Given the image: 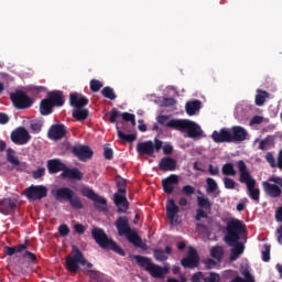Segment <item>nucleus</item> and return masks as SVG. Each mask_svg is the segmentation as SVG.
Here are the masks:
<instances>
[{
  "instance_id": "nucleus-1",
  "label": "nucleus",
  "mask_w": 282,
  "mask_h": 282,
  "mask_svg": "<svg viewBox=\"0 0 282 282\" xmlns=\"http://www.w3.org/2000/svg\"><path fill=\"white\" fill-rule=\"evenodd\" d=\"M167 129H174V131H181L184 133L186 131L187 138H203L204 130H202V126L189 119H172L166 122Z\"/></svg>"
},
{
  "instance_id": "nucleus-2",
  "label": "nucleus",
  "mask_w": 282,
  "mask_h": 282,
  "mask_svg": "<svg viewBox=\"0 0 282 282\" xmlns=\"http://www.w3.org/2000/svg\"><path fill=\"white\" fill-rule=\"evenodd\" d=\"M238 170H239V182L241 184H246L247 191L249 193L250 199L256 202V204H259V199L261 197V189L257 188V181L252 178V175H250V172L248 171V165L243 160L238 161Z\"/></svg>"
},
{
  "instance_id": "nucleus-3",
  "label": "nucleus",
  "mask_w": 282,
  "mask_h": 282,
  "mask_svg": "<svg viewBox=\"0 0 282 282\" xmlns=\"http://www.w3.org/2000/svg\"><path fill=\"white\" fill-rule=\"evenodd\" d=\"M132 259L135 260L139 268H143L145 272H149L153 279H164L166 274H169V270L171 267L169 264H164V267H160L153 261L151 258L144 256H132Z\"/></svg>"
},
{
  "instance_id": "nucleus-4",
  "label": "nucleus",
  "mask_w": 282,
  "mask_h": 282,
  "mask_svg": "<svg viewBox=\"0 0 282 282\" xmlns=\"http://www.w3.org/2000/svg\"><path fill=\"white\" fill-rule=\"evenodd\" d=\"M91 237L96 241V243H98V246L104 250H112V252H116L120 257L127 256L124 250L120 246H118L116 241L110 239L102 228L94 227L91 229Z\"/></svg>"
},
{
  "instance_id": "nucleus-5",
  "label": "nucleus",
  "mask_w": 282,
  "mask_h": 282,
  "mask_svg": "<svg viewBox=\"0 0 282 282\" xmlns=\"http://www.w3.org/2000/svg\"><path fill=\"white\" fill-rule=\"evenodd\" d=\"M246 232V226L243 221L232 218L227 223L225 243L227 246H235L238 241H241V235Z\"/></svg>"
},
{
  "instance_id": "nucleus-6",
  "label": "nucleus",
  "mask_w": 282,
  "mask_h": 282,
  "mask_svg": "<svg viewBox=\"0 0 282 282\" xmlns=\"http://www.w3.org/2000/svg\"><path fill=\"white\" fill-rule=\"evenodd\" d=\"M53 197L61 202L63 199L64 202H68L72 208L75 210H83V202L80 200V197L76 195V193L69 188V187H59L53 193Z\"/></svg>"
},
{
  "instance_id": "nucleus-7",
  "label": "nucleus",
  "mask_w": 282,
  "mask_h": 282,
  "mask_svg": "<svg viewBox=\"0 0 282 282\" xmlns=\"http://www.w3.org/2000/svg\"><path fill=\"white\" fill-rule=\"evenodd\" d=\"M118 187L113 195V203L118 206L117 213H127L129 210V200H127V181L124 178H116Z\"/></svg>"
},
{
  "instance_id": "nucleus-8",
  "label": "nucleus",
  "mask_w": 282,
  "mask_h": 282,
  "mask_svg": "<svg viewBox=\"0 0 282 282\" xmlns=\"http://www.w3.org/2000/svg\"><path fill=\"white\" fill-rule=\"evenodd\" d=\"M74 254L65 258L66 261V270L70 272V274H76L78 270H80V265H85V254L78 247H72Z\"/></svg>"
},
{
  "instance_id": "nucleus-9",
  "label": "nucleus",
  "mask_w": 282,
  "mask_h": 282,
  "mask_svg": "<svg viewBox=\"0 0 282 282\" xmlns=\"http://www.w3.org/2000/svg\"><path fill=\"white\" fill-rule=\"evenodd\" d=\"M163 142L160 139H154V142L149 140L140 142L137 144V153L139 155H148V158H153L154 153H160L162 151Z\"/></svg>"
},
{
  "instance_id": "nucleus-10",
  "label": "nucleus",
  "mask_w": 282,
  "mask_h": 282,
  "mask_svg": "<svg viewBox=\"0 0 282 282\" xmlns=\"http://www.w3.org/2000/svg\"><path fill=\"white\" fill-rule=\"evenodd\" d=\"M10 100L15 109H30L34 105V99L23 90H15L10 94Z\"/></svg>"
},
{
  "instance_id": "nucleus-11",
  "label": "nucleus",
  "mask_w": 282,
  "mask_h": 282,
  "mask_svg": "<svg viewBox=\"0 0 282 282\" xmlns=\"http://www.w3.org/2000/svg\"><path fill=\"white\" fill-rule=\"evenodd\" d=\"M82 195L83 197H87V199H90L94 202V206L97 210L105 213L107 210V199L100 197L94 189L89 187H83L82 188Z\"/></svg>"
},
{
  "instance_id": "nucleus-12",
  "label": "nucleus",
  "mask_w": 282,
  "mask_h": 282,
  "mask_svg": "<svg viewBox=\"0 0 282 282\" xmlns=\"http://www.w3.org/2000/svg\"><path fill=\"white\" fill-rule=\"evenodd\" d=\"M48 189L45 185H31L24 189V195L33 202L44 199L47 196Z\"/></svg>"
},
{
  "instance_id": "nucleus-13",
  "label": "nucleus",
  "mask_w": 282,
  "mask_h": 282,
  "mask_svg": "<svg viewBox=\"0 0 282 282\" xmlns=\"http://www.w3.org/2000/svg\"><path fill=\"white\" fill-rule=\"evenodd\" d=\"M31 139L32 137L30 135V132H28V129L23 127H19L11 132V140L13 144L23 147V144H28Z\"/></svg>"
},
{
  "instance_id": "nucleus-14",
  "label": "nucleus",
  "mask_w": 282,
  "mask_h": 282,
  "mask_svg": "<svg viewBox=\"0 0 282 282\" xmlns=\"http://www.w3.org/2000/svg\"><path fill=\"white\" fill-rule=\"evenodd\" d=\"M181 265H183V268H188L189 270L199 265V254H197V250H195V248H189L187 257L181 260Z\"/></svg>"
},
{
  "instance_id": "nucleus-15",
  "label": "nucleus",
  "mask_w": 282,
  "mask_h": 282,
  "mask_svg": "<svg viewBox=\"0 0 282 282\" xmlns=\"http://www.w3.org/2000/svg\"><path fill=\"white\" fill-rule=\"evenodd\" d=\"M229 131L231 143L239 144L240 142H246V140H248V130L241 126H234Z\"/></svg>"
},
{
  "instance_id": "nucleus-16",
  "label": "nucleus",
  "mask_w": 282,
  "mask_h": 282,
  "mask_svg": "<svg viewBox=\"0 0 282 282\" xmlns=\"http://www.w3.org/2000/svg\"><path fill=\"white\" fill-rule=\"evenodd\" d=\"M47 135L50 138V140H63V138H65V135H67V127H65V124L63 123H55L53 126H51Z\"/></svg>"
},
{
  "instance_id": "nucleus-17",
  "label": "nucleus",
  "mask_w": 282,
  "mask_h": 282,
  "mask_svg": "<svg viewBox=\"0 0 282 282\" xmlns=\"http://www.w3.org/2000/svg\"><path fill=\"white\" fill-rule=\"evenodd\" d=\"M212 140L213 142H215L216 144H230L231 143V139H230V129L228 128H223L219 131H214L212 133Z\"/></svg>"
},
{
  "instance_id": "nucleus-18",
  "label": "nucleus",
  "mask_w": 282,
  "mask_h": 282,
  "mask_svg": "<svg viewBox=\"0 0 282 282\" xmlns=\"http://www.w3.org/2000/svg\"><path fill=\"white\" fill-rule=\"evenodd\" d=\"M73 153L82 162L94 158V151L91 150V148H89V145H75L73 147Z\"/></svg>"
},
{
  "instance_id": "nucleus-19",
  "label": "nucleus",
  "mask_w": 282,
  "mask_h": 282,
  "mask_svg": "<svg viewBox=\"0 0 282 282\" xmlns=\"http://www.w3.org/2000/svg\"><path fill=\"white\" fill-rule=\"evenodd\" d=\"M18 200L15 198H3L0 200V213L2 215H14V210H17Z\"/></svg>"
},
{
  "instance_id": "nucleus-20",
  "label": "nucleus",
  "mask_w": 282,
  "mask_h": 282,
  "mask_svg": "<svg viewBox=\"0 0 282 282\" xmlns=\"http://www.w3.org/2000/svg\"><path fill=\"white\" fill-rule=\"evenodd\" d=\"M46 99L54 107H63V105H65V95H63V91L61 90H52L47 93Z\"/></svg>"
},
{
  "instance_id": "nucleus-21",
  "label": "nucleus",
  "mask_w": 282,
  "mask_h": 282,
  "mask_svg": "<svg viewBox=\"0 0 282 282\" xmlns=\"http://www.w3.org/2000/svg\"><path fill=\"white\" fill-rule=\"evenodd\" d=\"M115 226L118 230L119 237H124L129 231L132 230L131 226H129V217L127 216L119 217L116 220Z\"/></svg>"
},
{
  "instance_id": "nucleus-22",
  "label": "nucleus",
  "mask_w": 282,
  "mask_h": 282,
  "mask_svg": "<svg viewBox=\"0 0 282 282\" xmlns=\"http://www.w3.org/2000/svg\"><path fill=\"white\" fill-rule=\"evenodd\" d=\"M262 188L265 193V195H269V197H281L282 194V187H279L276 184H271L268 181L262 182Z\"/></svg>"
},
{
  "instance_id": "nucleus-23",
  "label": "nucleus",
  "mask_w": 282,
  "mask_h": 282,
  "mask_svg": "<svg viewBox=\"0 0 282 282\" xmlns=\"http://www.w3.org/2000/svg\"><path fill=\"white\" fill-rule=\"evenodd\" d=\"M69 102L72 107H75L76 109H83V107H87L89 105V99L83 95L73 93L69 95Z\"/></svg>"
},
{
  "instance_id": "nucleus-24",
  "label": "nucleus",
  "mask_w": 282,
  "mask_h": 282,
  "mask_svg": "<svg viewBox=\"0 0 282 282\" xmlns=\"http://www.w3.org/2000/svg\"><path fill=\"white\" fill-rule=\"evenodd\" d=\"M178 183H180V177L175 174H171L170 176L164 178L162 181L164 193H166V195L173 194V191H175V187H173V184H178Z\"/></svg>"
},
{
  "instance_id": "nucleus-25",
  "label": "nucleus",
  "mask_w": 282,
  "mask_h": 282,
  "mask_svg": "<svg viewBox=\"0 0 282 282\" xmlns=\"http://www.w3.org/2000/svg\"><path fill=\"white\" fill-rule=\"evenodd\" d=\"M61 177H63V180H83V172H80V170H78V167H67V165L64 167V171L61 174Z\"/></svg>"
},
{
  "instance_id": "nucleus-26",
  "label": "nucleus",
  "mask_w": 282,
  "mask_h": 282,
  "mask_svg": "<svg viewBox=\"0 0 282 282\" xmlns=\"http://www.w3.org/2000/svg\"><path fill=\"white\" fill-rule=\"evenodd\" d=\"M166 217L170 221H175L177 215H180V206L175 204V199L171 198L166 202Z\"/></svg>"
},
{
  "instance_id": "nucleus-27",
  "label": "nucleus",
  "mask_w": 282,
  "mask_h": 282,
  "mask_svg": "<svg viewBox=\"0 0 282 282\" xmlns=\"http://www.w3.org/2000/svg\"><path fill=\"white\" fill-rule=\"evenodd\" d=\"M65 163H63L59 159H51L47 161V171L51 175L65 171Z\"/></svg>"
},
{
  "instance_id": "nucleus-28",
  "label": "nucleus",
  "mask_w": 282,
  "mask_h": 282,
  "mask_svg": "<svg viewBox=\"0 0 282 282\" xmlns=\"http://www.w3.org/2000/svg\"><path fill=\"white\" fill-rule=\"evenodd\" d=\"M29 241L25 240L24 243L13 246V247H3V252L7 257H14V254H19L21 252H25L28 250Z\"/></svg>"
},
{
  "instance_id": "nucleus-29",
  "label": "nucleus",
  "mask_w": 282,
  "mask_h": 282,
  "mask_svg": "<svg viewBox=\"0 0 282 282\" xmlns=\"http://www.w3.org/2000/svg\"><path fill=\"white\" fill-rule=\"evenodd\" d=\"M264 160L270 164L271 169H280L282 171V150L278 153V162L272 152H267Z\"/></svg>"
},
{
  "instance_id": "nucleus-30",
  "label": "nucleus",
  "mask_w": 282,
  "mask_h": 282,
  "mask_svg": "<svg viewBox=\"0 0 282 282\" xmlns=\"http://www.w3.org/2000/svg\"><path fill=\"white\" fill-rule=\"evenodd\" d=\"M159 167L166 173V171H175L177 169V161L170 156L163 158L160 163Z\"/></svg>"
},
{
  "instance_id": "nucleus-31",
  "label": "nucleus",
  "mask_w": 282,
  "mask_h": 282,
  "mask_svg": "<svg viewBox=\"0 0 282 282\" xmlns=\"http://www.w3.org/2000/svg\"><path fill=\"white\" fill-rule=\"evenodd\" d=\"M152 251H153V257H154L155 261L164 262L169 259L167 254H172L173 249L170 246H167V247H165V250L153 249Z\"/></svg>"
},
{
  "instance_id": "nucleus-32",
  "label": "nucleus",
  "mask_w": 282,
  "mask_h": 282,
  "mask_svg": "<svg viewBox=\"0 0 282 282\" xmlns=\"http://www.w3.org/2000/svg\"><path fill=\"white\" fill-rule=\"evenodd\" d=\"M126 239L129 241V243H132L135 248H142V238L138 235V231L131 230L128 234L124 235Z\"/></svg>"
},
{
  "instance_id": "nucleus-33",
  "label": "nucleus",
  "mask_w": 282,
  "mask_h": 282,
  "mask_svg": "<svg viewBox=\"0 0 282 282\" xmlns=\"http://www.w3.org/2000/svg\"><path fill=\"white\" fill-rule=\"evenodd\" d=\"M199 109H202V101L197 99L193 101H188L185 105V111L187 116H195V113H197Z\"/></svg>"
},
{
  "instance_id": "nucleus-34",
  "label": "nucleus",
  "mask_w": 282,
  "mask_h": 282,
  "mask_svg": "<svg viewBox=\"0 0 282 282\" xmlns=\"http://www.w3.org/2000/svg\"><path fill=\"white\" fill-rule=\"evenodd\" d=\"M14 153L12 148H9L7 150V161L14 166L15 171H23V169H21V161H19V158L15 156Z\"/></svg>"
},
{
  "instance_id": "nucleus-35",
  "label": "nucleus",
  "mask_w": 282,
  "mask_h": 282,
  "mask_svg": "<svg viewBox=\"0 0 282 282\" xmlns=\"http://www.w3.org/2000/svg\"><path fill=\"white\" fill-rule=\"evenodd\" d=\"M54 111V106L47 98H44L40 102V113L41 116H50Z\"/></svg>"
},
{
  "instance_id": "nucleus-36",
  "label": "nucleus",
  "mask_w": 282,
  "mask_h": 282,
  "mask_svg": "<svg viewBox=\"0 0 282 282\" xmlns=\"http://www.w3.org/2000/svg\"><path fill=\"white\" fill-rule=\"evenodd\" d=\"M231 249L230 261H237L240 254H243V243L238 241L234 246H229Z\"/></svg>"
},
{
  "instance_id": "nucleus-37",
  "label": "nucleus",
  "mask_w": 282,
  "mask_h": 282,
  "mask_svg": "<svg viewBox=\"0 0 282 282\" xmlns=\"http://www.w3.org/2000/svg\"><path fill=\"white\" fill-rule=\"evenodd\" d=\"M116 129H117L118 138L122 142H135V140H138V135L135 133L127 134L124 133L123 130L120 129L118 124L116 126Z\"/></svg>"
},
{
  "instance_id": "nucleus-38",
  "label": "nucleus",
  "mask_w": 282,
  "mask_h": 282,
  "mask_svg": "<svg viewBox=\"0 0 282 282\" xmlns=\"http://www.w3.org/2000/svg\"><path fill=\"white\" fill-rule=\"evenodd\" d=\"M224 247L221 246H215L210 249V257L215 260H217V263H221L224 261Z\"/></svg>"
},
{
  "instance_id": "nucleus-39",
  "label": "nucleus",
  "mask_w": 282,
  "mask_h": 282,
  "mask_svg": "<svg viewBox=\"0 0 282 282\" xmlns=\"http://www.w3.org/2000/svg\"><path fill=\"white\" fill-rule=\"evenodd\" d=\"M198 208L203 210H212L213 209V203H210V199L208 197L204 196H197L196 198Z\"/></svg>"
},
{
  "instance_id": "nucleus-40",
  "label": "nucleus",
  "mask_w": 282,
  "mask_h": 282,
  "mask_svg": "<svg viewBox=\"0 0 282 282\" xmlns=\"http://www.w3.org/2000/svg\"><path fill=\"white\" fill-rule=\"evenodd\" d=\"M267 98H270V93L262 89H258V94L256 95L257 107H263Z\"/></svg>"
},
{
  "instance_id": "nucleus-41",
  "label": "nucleus",
  "mask_w": 282,
  "mask_h": 282,
  "mask_svg": "<svg viewBox=\"0 0 282 282\" xmlns=\"http://www.w3.org/2000/svg\"><path fill=\"white\" fill-rule=\"evenodd\" d=\"M73 118L78 120V122H83L89 118V110L78 108L77 110L73 111Z\"/></svg>"
},
{
  "instance_id": "nucleus-42",
  "label": "nucleus",
  "mask_w": 282,
  "mask_h": 282,
  "mask_svg": "<svg viewBox=\"0 0 282 282\" xmlns=\"http://www.w3.org/2000/svg\"><path fill=\"white\" fill-rule=\"evenodd\" d=\"M206 184H207V187H206L207 195H213V193H217L219 185L217 184V181H215V178L207 177Z\"/></svg>"
},
{
  "instance_id": "nucleus-43",
  "label": "nucleus",
  "mask_w": 282,
  "mask_h": 282,
  "mask_svg": "<svg viewBox=\"0 0 282 282\" xmlns=\"http://www.w3.org/2000/svg\"><path fill=\"white\" fill-rule=\"evenodd\" d=\"M223 175L232 176L237 175V171L235 170V165L232 163H226L221 167Z\"/></svg>"
},
{
  "instance_id": "nucleus-44",
  "label": "nucleus",
  "mask_w": 282,
  "mask_h": 282,
  "mask_svg": "<svg viewBox=\"0 0 282 282\" xmlns=\"http://www.w3.org/2000/svg\"><path fill=\"white\" fill-rule=\"evenodd\" d=\"M22 259H24V261H26L28 263H32L33 265L39 263V259L36 258V254H34L31 251H24L22 253Z\"/></svg>"
},
{
  "instance_id": "nucleus-45",
  "label": "nucleus",
  "mask_w": 282,
  "mask_h": 282,
  "mask_svg": "<svg viewBox=\"0 0 282 282\" xmlns=\"http://www.w3.org/2000/svg\"><path fill=\"white\" fill-rule=\"evenodd\" d=\"M203 281L204 282H220L221 276L219 275V273L209 272V273L204 274Z\"/></svg>"
},
{
  "instance_id": "nucleus-46",
  "label": "nucleus",
  "mask_w": 282,
  "mask_h": 282,
  "mask_svg": "<svg viewBox=\"0 0 282 282\" xmlns=\"http://www.w3.org/2000/svg\"><path fill=\"white\" fill-rule=\"evenodd\" d=\"M101 95L104 98H108V100H116L117 98L116 93H113V88L109 86L102 88Z\"/></svg>"
},
{
  "instance_id": "nucleus-47",
  "label": "nucleus",
  "mask_w": 282,
  "mask_h": 282,
  "mask_svg": "<svg viewBox=\"0 0 282 282\" xmlns=\"http://www.w3.org/2000/svg\"><path fill=\"white\" fill-rule=\"evenodd\" d=\"M100 89H102V82H100L98 79H91L90 80V91L96 94V93L100 91Z\"/></svg>"
},
{
  "instance_id": "nucleus-48",
  "label": "nucleus",
  "mask_w": 282,
  "mask_h": 282,
  "mask_svg": "<svg viewBox=\"0 0 282 282\" xmlns=\"http://www.w3.org/2000/svg\"><path fill=\"white\" fill-rule=\"evenodd\" d=\"M223 182H224L225 188H227L228 191H234V188L237 186V183L235 182V180L228 176L224 177Z\"/></svg>"
},
{
  "instance_id": "nucleus-49",
  "label": "nucleus",
  "mask_w": 282,
  "mask_h": 282,
  "mask_svg": "<svg viewBox=\"0 0 282 282\" xmlns=\"http://www.w3.org/2000/svg\"><path fill=\"white\" fill-rule=\"evenodd\" d=\"M109 116H110L109 122H111V124H116L118 122V118H120L122 113L118 111L116 108H112L111 111L109 112Z\"/></svg>"
},
{
  "instance_id": "nucleus-50",
  "label": "nucleus",
  "mask_w": 282,
  "mask_h": 282,
  "mask_svg": "<svg viewBox=\"0 0 282 282\" xmlns=\"http://www.w3.org/2000/svg\"><path fill=\"white\" fill-rule=\"evenodd\" d=\"M121 118L126 122H131L132 127H135V115L129 112H122Z\"/></svg>"
},
{
  "instance_id": "nucleus-51",
  "label": "nucleus",
  "mask_w": 282,
  "mask_h": 282,
  "mask_svg": "<svg viewBox=\"0 0 282 282\" xmlns=\"http://www.w3.org/2000/svg\"><path fill=\"white\" fill-rule=\"evenodd\" d=\"M32 177L33 180H41V177H45V167H37L32 171Z\"/></svg>"
},
{
  "instance_id": "nucleus-52",
  "label": "nucleus",
  "mask_w": 282,
  "mask_h": 282,
  "mask_svg": "<svg viewBox=\"0 0 282 282\" xmlns=\"http://www.w3.org/2000/svg\"><path fill=\"white\" fill-rule=\"evenodd\" d=\"M203 219H208V214L206 213V209H196L195 220L202 221Z\"/></svg>"
},
{
  "instance_id": "nucleus-53",
  "label": "nucleus",
  "mask_w": 282,
  "mask_h": 282,
  "mask_svg": "<svg viewBox=\"0 0 282 282\" xmlns=\"http://www.w3.org/2000/svg\"><path fill=\"white\" fill-rule=\"evenodd\" d=\"M183 195H186V197H191V195H195V187L192 185H185L182 188Z\"/></svg>"
},
{
  "instance_id": "nucleus-54",
  "label": "nucleus",
  "mask_w": 282,
  "mask_h": 282,
  "mask_svg": "<svg viewBox=\"0 0 282 282\" xmlns=\"http://www.w3.org/2000/svg\"><path fill=\"white\" fill-rule=\"evenodd\" d=\"M262 261H264V263L270 261V245H264V250H262Z\"/></svg>"
},
{
  "instance_id": "nucleus-55",
  "label": "nucleus",
  "mask_w": 282,
  "mask_h": 282,
  "mask_svg": "<svg viewBox=\"0 0 282 282\" xmlns=\"http://www.w3.org/2000/svg\"><path fill=\"white\" fill-rule=\"evenodd\" d=\"M104 158L105 160H113V150L111 148H104Z\"/></svg>"
},
{
  "instance_id": "nucleus-56",
  "label": "nucleus",
  "mask_w": 282,
  "mask_h": 282,
  "mask_svg": "<svg viewBox=\"0 0 282 282\" xmlns=\"http://www.w3.org/2000/svg\"><path fill=\"white\" fill-rule=\"evenodd\" d=\"M58 232H59L61 237H67V235H69V227L67 225L63 224L58 227Z\"/></svg>"
},
{
  "instance_id": "nucleus-57",
  "label": "nucleus",
  "mask_w": 282,
  "mask_h": 282,
  "mask_svg": "<svg viewBox=\"0 0 282 282\" xmlns=\"http://www.w3.org/2000/svg\"><path fill=\"white\" fill-rule=\"evenodd\" d=\"M204 274H205L204 272L198 271V272H196V273H194V274L192 275L191 281H192V282L204 281Z\"/></svg>"
},
{
  "instance_id": "nucleus-58",
  "label": "nucleus",
  "mask_w": 282,
  "mask_h": 282,
  "mask_svg": "<svg viewBox=\"0 0 282 282\" xmlns=\"http://www.w3.org/2000/svg\"><path fill=\"white\" fill-rule=\"evenodd\" d=\"M74 230L75 232H77V235H85V226L83 224H76L74 226Z\"/></svg>"
},
{
  "instance_id": "nucleus-59",
  "label": "nucleus",
  "mask_w": 282,
  "mask_h": 282,
  "mask_svg": "<svg viewBox=\"0 0 282 282\" xmlns=\"http://www.w3.org/2000/svg\"><path fill=\"white\" fill-rule=\"evenodd\" d=\"M269 182H273L276 186L282 188V178L281 176H272L269 178Z\"/></svg>"
},
{
  "instance_id": "nucleus-60",
  "label": "nucleus",
  "mask_w": 282,
  "mask_h": 282,
  "mask_svg": "<svg viewBox=\"0 0 282 282\" xmlns=\"http://www.w3.org/2000/svg\"><path fill=\"white\" fill-rule=\"evenodd\" d=\"M10 117L6 112H0V124H8Z\"/></svg>"
},
{
  "instance_id": "nucleus-61",
  "label": "nucleus",
  "mask_w": 282,
  "mask_h": 282,
  "mask_svg": "<svg viewBox=\"0 0 282 282\" xmlns=\"http://www.w3.org/2000/svg\"><path fill=\"white\" fill-rule=\"evenodd\" d=\"M159 124H162V127H166V120H169V116L166 115H160L158 118H156Z\"/></svg>"
},
{
  "instance_id": "nucleus-62",
  "label": "nucleus",
  "mask_w": 282,
  "mask_h": 282,
  "mask_svg": "<svg viewBox=\"0 0 282 282\" xmlns=\"http://www.w3.org/2000/svg\"><path fill=\"white\" fill-rule=\"evenodd\" d=\"M275 221L282 224V205L275 210Z\"/></svg>"
},
{
  "instance_id": "nucleus-63",
  "label": "nucleus",
  "mask_w": 282,
  "mask_h": 282,
  "mask_svg": "<svg viewBox=\"0 0 282 282\" xmlns=\"http://www.w3.org/2000/svg\"><path fill=\"white\" fill-rule=\"evenodd\" d=\"M87 274H88L89 279H93V281H98V279H99L98 271H96V270H88Z\"/></svg>"
},
{
  "instance_id": "nucleus-64",
  "label": "nucleus",
  "mask_w": 282,
  "mask_h": 282,
  "mask_svg": "<svg viewBox=\"0 0 282 282\" xmlns=\"http://www.w3.org/2000/svg\"><path fill=\"white\" fill-rule=\"evenodd\" d=\"M208 171L210 175H219V167L218 166H213V164H209Z\"/></svg>"
}]
</instances>
